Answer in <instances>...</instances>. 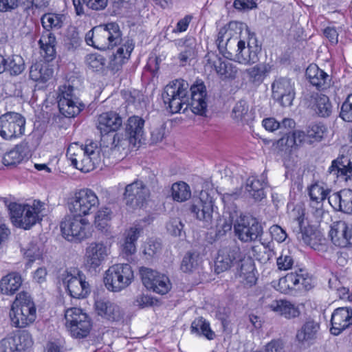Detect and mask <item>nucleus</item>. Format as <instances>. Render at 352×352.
Instances as JSON below:
<instances>
[{
  "label": "nucleus",
  "mask_w": 352,
  "mask_h": 352,
  "mask_svg": "<svg viewBox=\"0 0 352 352\" xmlns=\"http://www.w3.org/2000/svg\"><path fill=\"white\" fill-rule=\"evenodd\" d=\"M162 97L172 113L179 112L184 105L185 109L189 107L195 114L200 116L204 115L207 110L206 88L201 80H196L189 89L187 81L177 79L164 87Z\"/></svg>",
  "instance_id": "nucleus-1"
},
{
  "label": "nucleus",
  "mask_w": 352,
  "mask_h": 352,
  "mask_svg": "<svg viewBox=\"0 0 352 352\" xmlns=\"http://www.w3.org/2000/svg\"><path fill=\"white\" fill-rule=\"evenodd\" d=\"M66 20V16L60 13L48 12L42 15L41 22L45 30L38 41L41 54L47 62L53 60L56 56V39L52 30L62 28Z\"/></svg>",
  "instance_id": "nucleus-2"
},
{
  "label": "nucleus",
  "mask_w": 352,
  "mask_h": 352,
  "mask_svg": "<svg viewBox=\"0 0 352 352\" xmlns=\"http://www.w3.org/2000/svg\"><path fill=\"white\" fill-rule=\"evenodd\" d=\"M67 156L76 168L84 173L93 170L102 161L100 148L94 142L85 145L73 143L67 148Z\"/></svg>",
  "instance_id": "nucleus-3"
},
{
  "label": "nucleus",
  "mask_w": 352,
  "mask_h": 352,
  "mask_svg": "<svg viewBox=\"0 0 352 352\" xmlns=\"http://www.w3.org/2000/svg\"><path fill=\"white\" fill-rule=\"evenodd\" d=\"M122 41L120 27L114 22L96 26L85 35L87 45L102 51L120 45Z\"/></svg>",
  "instance_id": "nucleus-4"
},
{
  "label": "nucleus",
  "mask_w": 352,
  "mask_h": 352,
  "mask_svg": "<svg viewBox=\"0 0 352 352\" xmlns=\"http://www.w3.org/2000/svg\"><path fill=\"white\" fill-rule=\"evenodd\" d=\"M44 206L45 204L39 200H34L32 205L10 203L8 210L11 221L16 227L30 229L42 220Z\"/></svg>",
  "instance_id": "nucleus-5"
},
{
  "label": "nucleus",
  "mask_w": 352,
  "mask_h": 352,
  "mask_svg": "<svg viewBox=\"0 0 352 352\" xmlns=\"http://www.w3.org/2000/svg\"><path fill=\"white\" fill-rule=\"evenodd\" d=\"M11 324L16 328H25L36 318V309L31 296L21 292L13 301L9 313Z\"/></svg>",
  "instance_id": "nucleus-6"
},
{
  "label": "nucleus",
  "mask_w": 352,
  "mask_h": 352,
  "mask_svg": "<svg viewBox=\"0 0 352 352\" xmlns=\"http://www.w3.org/2000/svg\"><path fill=\"white\" fill-rule=\"evenodd\" d=\"M134 278L131 265H110L105 272L104 283L112 292H119L129 287Z\"/></svg>",
  "instance_id": "nucleus-7"
},
{
  "label": "nucleus",
  "mask_w": 352,
  "mask_h": 352,
  "mask_svg": "<svg viewBox=\"0 0 352 352\" xmlns=\"http://www.w3.org/2000/svg\"><path fill=\"white\" fill-rule=\"evenodd\" d=\"M65 327L73 338H82L89 333L91 324L87 314L80 308L70 307L65 310Z\"/></svg>",
  "instance_id": "nucleus-8"
},
{
  "label": "nucleus",
  "mask_w": 352,
  "mask_h": 352,
  "mask_svg": "<svg viewBox=\"0 0 352 352\" xmlns=\"http://www.w3.org/2000/svg\"><path fill=\"white\" fill-rule=\"evenodd\" d=\"M60 230L64 238L69 241H80L89 234L90 225L82 216H67L60 222Z\"/></svg>",
  "instance_id": "nucleus-9"
},
{
  "label": "nucleus",
  "mask_w": 352,
  "mask_h": 352,
  "mask_svg": "<svg viewBox=\"0 0 352 352\" xmlns=\"http://www.w3.org/2000/svg\"><path fill=\"white\" fill-rule=\"evenodd\" d=\"M25 118L20 113L10 111L0 116V136L11 141L25 133Z\"/></svg>",
  "instance_id": "nucleus-10"
},
{
  "label": "nucleus",
  "mask_w": 352,
  "mask_h": 352,
  "mask_svg": "<svg viewBox=\"0 0 352 352\" xmlns=\"http://www.w3.org/2000/svg\"><path fill=\"white\" fill-rule=\"evenodd\" d=\"M261 47L257 45L256 38H250L248 43L240 40L237 42V49L233 54L229 50L226 49L223 56L229 60H233L240 64L252 65L258 61V54Z\"/></svg>",
  "instance_id": "nucleus-11"
},
{
  "label": "nucleus",
  "mask_w": 352,
  "mask_h": 352,
  "mask_svg": "<svg viewBox=\"0 0 352 352\" xmlns=\"http://www.w3.org/2000/svg\"><path fill=\"white\" fill-rule=\"evenodd\" d=\"M140 274L145 287L156 294H166L172 288L168 276L148 267L142 265L140 268Z\"/></svg>",
  "instance_id": "nucleus-12"
},
{
  "label": "nucleus",
  "mask_w": 352,
  "mask_h": 352,
  "mask_svg": "<svg viewBox=\"0 0 352 352\" xmlns=\"http://www.w3.org/2000/svg\"><path fill=\"white\" fill-rule=\"evenodd\" d=\"M236 236L243 242L256 240L263 234L261 223L250 215H240L234 224Z\"/></svg>",
  "instance_id": "nucleus-13"
},
{
  "label": "nucleus",
  "mask_w": 352,
  "mask_h": 352,
  "mask_svg": "<svg viewBox=\"0 0 352 352\" xmlns=\"http://www.w3.org/2000/svg\"><path fill=\"white\" fill-rule=\"evenodd\" d=\"M85 275L78 269L70 267L63 274V284L69 295L75 298H85L89 293V285Z\"/></svg>",
  "instance_id": "nucleus-14"
},
{
  "label": "nucleus",
  "mask_w": 352,
  "mask_h": 352,
  "mask_svg": "<svg viewBox=\"0 0 352 352\" xmlns=\"http://www.w3.org/2000/svg\"><path fill=\"white\" fill-rule=\"evenodd\" d=\"M33 344L32 335L28 331H16L0 340V352H27Z\"/></svg>",
  "instance_id": "nucleus-15"
},
{
  "label": "nucleus",
  "mask_w": 352,
  "mask_h": 352,
  "mask_svg": "<svg viewBox=\"0 0 352 352\" xmlns=\"http://www.w3.org/2000/svg\"><path fill=\"white\" fill-rule=\"evenodd\" d=\"M312 280L309 274L302 269L287 274L279 279L278 284L274 286L276 290L283 294H288L290 290L297 287L309 290L311 288Z\"/></svg>",
  "instance_id": "nucleus-16"
},
{
  "label": "nucleus",
  "mask_w": 352,
  "mask_h": 352,
  "mask_svg": "<svg viewBox=\"0 0 352 352\" xmlns=\"http://www.w3.org/2000/svg\"><path fill=\"white\" fill-rule=\"evenodd\" d=\"M99 200L94 191L82 189L76 193L74 200L69 205V210L78 216L87 215L94 212Z\"/></svg>",
  "instance_id": "nucleus-17"
},
{
  "label": "nucleus",
  "mask_w": 352,
  "mask_h": 352,
  "mask_svg": "<svg viewBox=\"0 0 352 352\" xmlns=\"http://www.w3.org/2000/svg\"><path fill=\"white\" fill-rule=\"evenodd\" d=\"M190 211L197 219L202 221L205 226L212 223L214 212V199L206 190H201L199 197L194 201Z\"/></svg>",
  "instance_id": "nucleus-18"
},
{
  "label": "nucleus",
  "mask_w": 352,
  "mask_h": 352,
  "mask_svg": "<svg viewBox=\"0 0 352 352\" xmlns=\"http://www.w3.org/2000/svg\"><path fill=\"white\" fill-rule=\"evenodd\" d=\"M149 194V190L144 183L136 179L125 186L123 198L127 206L136 209L144 205Z\"/></svg>",
  "instance_id": "nucleus-19"
},
{
  "label": "nucleus",
  "mask_w": 352,
  "mask_h": 352,
  "mask_svg": "<svg viewBox=\"0 0 352 352\" xmlns=\"http://www.w3.org/2000/svg\"><path fill=\"white\" fill-rule=\"evenodd\" d=\"M265 307L276 316L288 320H296L301 315L300 304L285 298L272 300Z\"/></svg>",
  "instance_id": "nucleus-20"
},
{
  "label": "nucleus",
  "mask_w": 352,
  "mask_h": 352,
  "mask_svg": "<svg viewBox=\"0 0 352 352\" xmlns=\"http://www.w3.org/2000/svg\"><path fill=\"white\" fill-rule=\"evenodd\" d=\"M272 97L283 107H289L292 104L295 92L290 79L279 78L272 85Z\"/></svg>",
  "instance_id": "nucleus-21"
},
{
  "label": "nucleus",
  "mask_w": 352,
  "mask_h": 352,
  "mask_svg": "<svg viewBox=\"0 0 352 352\" xmlns=\"http://www.w3.org/2000/svg\"><path fill=\"white\" fill-rule=\"evenodd\" d=\"M208 63L214 68L222 80H234L238 74V68L230 61L225 60L214 54L206 56Z\"/></svg>",
  "instance_id": "nucleus-22"
},
{
  "label": "nucleus",
  "mask_w": 352,
  "mask_h": 352,
  "mask_svg": "<svg viewBox=\"0 0 352 352\" xmlns=\"http://www.w3.org/2000/svg\"><path fill=\"white\" fill-rule=\"evenodd\" d=\"M327 172L333 180L348 181L352 177V162L349 157L342 155L332 161Z\"/></svg>",
  "instance_id": "nucleus-23"
},
{
  "label": "nucleus",
  "mask_w": 352,
  "mask_h": 352,
  "mask_svg": "<svg viewBox=\"0 0 352 352\" xmlns=\"http://www.w3.org/2000/svg\"><path fill=\"white\" fill-rule=\"evenodd\" d=\"M319 331V322L308 318L296 331V339L301 346H309L316 343Z\"/></svg>",
  "instance_id": "nucleus-24"
},
{
  "label": "nucleus",
  "mask_w": 352,
  "mask_h": 352,
  "mask_svg": "<svg viewBox=\"0 0 352 352\" xmlns=\"http://www.w3.org/2000/svg\"><path fill=\"white\" fill-rule=\"evenodd\" d=\"M144 120L141 117L133 116L129 117L125 126L124 139L127 141L128 146H135L140 143L144 133Z\"/></svg>",
  "instance_id": "nucleus-25"
},
{
  "label": "nucleus",
  "mask_w": 352,
  "mask_h": 352,
  "mask_svg": "<svg viewBox=\"0 0 352 352\" xmlns=\"http://www.w3.org/2000/svg\"><path fill=\"white\" fill-rule=\"evenodd\" d=\"M331 327L330 331L334 336H338L344 329L352 324V309L339 307L331 315Z\"/></svg>",
  "instance_id": "nucleus-26"
},
{
  "label": "nucleus",
  "mask_w": 352,
  "mask_h": 352,
  "mask_svg": "<svg viewBox=\"0 0 352 352\" xmlns=\"http://www.w3.org/2000/svg\"><path fill=\"white\" fill-rule=\"evenodd\" d=\"M306 76L309 82L318 90H325L331 85V76L320 69L316 64H311L306 69Z\"/></svg>",
  "instance_id": "nucleus-27"
},
{
  "label": "nucleus",
  "mask_w": 352,
  "mask_h": 352,
  "mask_svg": "<svg viewBox=\"0 0 352 352\" xmlns=\"http://www.w3.org/2000/svg\"><path fill=\"white\" fill-rule=\"evenodd\" d=\"M329 202L336 210L352 214V190L343 189L333 193L329 197Z\"/></svg>",
  "instance_id": "nucleus-28"
},
{
  "label": "nucleus",
  "mask_w": 352,
  "mask_h": 352,
  "mask_svg": "<svg viewBox=\"0 0 352 352\" xmlns=\"http://www.w3.org/2000/svg\"><path fill=\"white\" fill-rule=\"evenodd\" d=\"M122 124V119L115 111H107L98 116L97 129L103 133L104 131H116Z\"/></svg>",
  "instance_id": "nucleus-29"
},
{
  "label": "nucleus",
  "mask_w": 352,
  "mask_h": 352,
  "mask_svg": "<svg viewBox=\"0 0 352 352\" xmlns=\"http://www.w3.org/2000/svg\"><path fill=\"white\" fill-rule=\"evenodd\" d=\"M175 44L178 48H182L178 59L180 65L184 66L195 56L196 41L193 37L187 36L184 39L176 40Z\"/></svg>",
  "instance_id": "nucleus-30"
},
{
  "label": "nucleus",
  "mask_w": 352,
  "mask_h": 352,
  "mask_svg": "<svg viewBox=\"0 0 352 352\" xmlns=\"http://www.w3.org/2000/svg\"><path fill=\"white\" fill-rule=\"evenodd\" d=\"M142 232L141 226H133L130 228L125 232V237L121 244V253L123 256L128 257L136 252V242Z\"/></svg>",
  "instance_id": "nucleus-31"
},
{
  "label": "nucleus",
  "mask_w": 352,
  "mask_h": 352,
  "mask_svg": "<svg viewBox=\"0 0 352 352\" xmlns=\"http://www.w3.org/2000/svg\"><path fill=\"white\" fill-rule=\"evenodd\" d=\"M23 280L20 274L10 272L0 280V291L3 294L12 296L21 287Z\"/></svg>",
  "instance_id": "nucleus-32"
},
{
  "label": "nucleus",
  "mask_w": 352,
  "mask_h": 352,
  "mask_svg": "<svg viewBox=\"0 0 352 352\" xmlns=\"http://www.w3.org/2000/svg\"><path fill=\"white\" fill-rule=\"evenodd\" d=\"M271 71V67L267 63H258L245 70L250 83L255 85H261Z\"/></svg>",
  "instance_id": "nucleus-33"
},
{
  "label": "nucleus",
  "mask_w": 352,
  "mask_h": 352,
  "mask_svg": "<svg viewBox=\"0 0 352 352\" xmlns=\"http://www.w3.org/2000/svg\"><path fill=\"white\" fill-rule=\"evenodd\" d=\"M231 116L236 122L242 125H249L254 120L253 113L250 111L249 105L245 100H240L235 104Z\"/></svg>",
  "instance_id": "nucleus-34"
},
{
  "label": "nucleus",
  "mask_w": 352,
  "mask_h": 352,
  "mask_svg": "<svg viewBox=\"0 0 352 352\" xmlns=\"http://www.w3.org/2000/svg\"><path fill=\"white\" fill-rule=\"evenodd\" d=\"M266 183L265 179H258L254 176L250 177L246 181L245 190L248 196L255 201H261L266 196L265 187Z\"/></svg>",
  "instance_id": "nucleus-35"
},
{
  "label": "nucleus",
  "mask_w": 352,
  "mask_h": 352,
  "mask_svg": "<svg viewBox=\"0 0 352 352\" xmlns=\"http://www.w3.org/2000/svg\"><path fill=\"white\" fill-rule=\"evenodd\" d=\"M113 131H104L101 133V146L109 148L111 150L125 149L128 147L127 141L122 133H113Z\"/></svg>",
  "instance_id": "nucleus-36"
},
{
  "label": "nucleus",
  "mask_w": 352,
  "mask_h": 352,
  "mask_svg": "<svg viewBox=\"0 0 352 352\" xmlns=\"http://www.w3.org/2000/svg\"><path fill=\"white\" fill-rule=\"evenodd\" d=\"M109 254V250L101 243H92L86 249V257L89 264L104 262Z\"/></svg>",
  "instance_id": "nucleus-37"
},
{
  "label": "nucleus",
  "mask_w": 352,
  "mask_h": 352,
  "mask_svg": "<svg viewBox=\"0 0 352 352\" xmlns=\"http://www.w3.org/2000/svg\"><path fill=\"white\" fill-rule=\"evenodd\" d=\"M95 310L98 316L108 320H115L119 316V307L108 300H97Z\"/></svg>",
  "instance_id": "nucleus-38"
},
{
  "label": "nucleus",
  "mask_w": 352,
  "mask_h": 352,
  "mask_svg": "<svg viewBox=\"0 0 352 352\" xmlns=\"http://www.w3.org/2000/svg\"><path fill=\"white\" fill-rule=\"evenodd\" d=\"M348 226L349 225L342 221H336L331 225L329 236L335 245L345 248Z\"/></svg>",
  "instance_id": "nucleus-39"
},
{
  "label": "nucleus",
  "mask_w": 352,
  "mask_h": 352,
  "mask_svg": "<svg viewBox=\"0 0 352 352\" xmlns=\"http://www.w3.org/2000/svg\"><path fill=\"white\" fill-rule=\"evenodd\" d=\"M28 148V143L21 142L13 149L6 153L3 157V164L6 166H15L20 164L25 157V151Z\"/></svg>",
  "instance_id": "nucleus-40"
},
{
  "label": "nucleus",
  "mask_w": 352,
  "mask_h": 352,
  "mask_svg": "<svg viewBox=\"0 0 352 352\" xmlns=\"http://www.w3.org/2000/svg\"><path fill=\"white\" fill-rule=\"evenodd\" d=\"M52 74L53 70L46 64L36 63L30 68V78L35 82H45Z\"/></svg>",
  "instance_id": "nucleus-41"
},
{
  "label": "nucleus",
  "mask_w": 352,
  "mask_h": 352,
  "mask_svg": "<svg viewBox=\"0 0 352 352\" xmlns=\"http://www.w3.org/2000/svg\"><path fill=\"white\" fill-rule=\"evenodd\" d=\"M191 332L199 336H203L211 340L215 337L214 332L211 329L208 321L202 317L196 318L191 324Z\"/></svg>",
  "instance_id": "nucleus-42"
},
{
  "label": "nucleus",
  "mask_w": 352,
  "mask_h": 352,
  "mask_svg": "<svg viewBox=\"0 0 352 352\" xmlns=\"http://www.w3.org/2000/svg\"><path fill=\"white\" fill-rule=\"evenodd\" d=\"M63 101L58 102V105L60 112L67 118L75 117L85 108V104L79 98Z\"/></svg>",
  "instance_id": "nucleus-43"
},
{
  "label": "nucleus",
  "mask_w": 352,
  "mask_h": 352,
  "mask_svg": "<svg viewBox=\"0 0 352 352\" xmlns=\"http://www.w3.org/2000/svg\"><path fill=\"white\" fill-rule=\"evenodd\" d=\"M170 190L172 198L175 201L184 202L191 197L190 186L184 182L174 183Z\"/></svg>",
  "instance_id": "nucleus-44"
},
{
  "label": "nucleus",
  "mask_w": 352,
  "mask_h": 352,
  "mask_svg": "<svg viewBox=\"0 0 352 352\" xmlns=\"http://www.w3.org/2000/svg\"><path fill=\"white\" fill-rule=\"evenodd\" d=\"M315 99V111L322 118H327L332 113V105L329 98L324 94H316Z\"/></svg>",
  "instance_id": "nucleus-45"
},
{
  "label": "nucleus",
  "mask_w": 352,
  "mask_h": 352,
  "mask_svg": "<svg viewBox=\"0 0 352 352\" xmlns=\"http://www.w3.org/2000/svg\"><path fill=\"white\" fill-rule=\"evenodd\" d=\"M296 237L314 249L317 248L320 241V233L314 232L312 228L296 230Z\"/></svg>",
  "instance_id": "nucleus-46"
},
{
  "label": "nucleus",
  "mask_w": 352,
  "mask_h": 352,
  "mask_svg": "<svg viewBox=\"0 0 352 352\" xmlns=\"http://www.w3.org/2000/svg\"><path fill=\"white\" fill-rule=\"evenodd\" d=\"M238 250H221L218 252L215 264H239L242 261Z\"/></svg>",
  "instance_id": "nucleus-47"
},
{
  "label": "nucleus",
  "mask_w": 352,
  "mask_h": 352,
  "mask_svg": "<svg viewBox=\"0 0 352 352\" xmlns=\"http://www.w3.org/2000/svg\"><path fill=\"white\" fill-rule=\"evenodd\" d=\"M306 131L307 140H308V144H312L322 140L326 127L321 123H311L307 127Z\"/></svg>",
  "instance_id": "nucleus-48"
},
{
  "label": "nucleus",
  "mask_w": 352,
  "mask_h": 352,
  "mask_svg": "<svg viewBox=\"0 0 352 352\" xmlns=\"http://www.w3.org/2000/svg\"><path fill=\"white\" fill-rule=\"evenodd\" d=\"M255 265H241L239 270L240 282H241L245 287H252L254 285L257 280L255 272Z\"/></svg>",
  "instance_id": "nucleus-49"
},
{
  "label": "nucleus",
  "mask_w": 352,
  "mask_h": 352,
  "mask_svg": "<svg viewBox=\"0 0 352 352\" xmlns=\"http://www.w3.org/2000/svg\"><path fill=\"white\" fill-rule=\"evenodd\" d=\"M6 62V71H8L11 75L17 76L25 69L24 61L21 56H7Z\"/></svg>",
  "instance_id": "nucleus-50"
},
{
  "label": "nucleus",
  "mask_w": 352,
  "mask_h": 352,
  "mask_svg": "<svg viewBox=\"0 0 352 352\" xmlns=\"http://www.w3.org/2000/svg\"><path fill=\"white\" fill-rule=\"evenodd\" d=\"M162 250V243L159 240H149L144 246V256L146 261H151L153 258L158 256Z\"/></svg>",
  "instance_id": "nucleus-51"
},
{
  "label": "nucleus",
  "mask_w": 352,
  "mask_h": 352,
  "mask_svg": "<svg viewBox=\"0 0 352 352\" xmlns=\"http://www.w3.org/2000/svg\"><path fill=\"white\" fill-rule=\"evenodd\" d=\"M133 50V45L129 41H127L124 45L120 47L116 54L113 55L112 60L115 65H122L126 59L130 57L131 53Z\"/></svg>",
  "instance_id": "nucleus-52"
},
{
  "label": "nucleus",
  "mask_w": 352,
  "mask_h": 352,
  "mask_svg": "<svg viewBox=\"0 0 352 352\" xmlns=\"http://www.w3.org/2000/svg\"><path fill=\"white\" fill-rule=\"evenodd\" d=\"M308 192L311 200L318 204L324 201L329 193L328 189H324L322 186L318 183L312 184L309 188Z\"/></svg>",
  "instance_id": "nucleus-53"
},
{
  "label": "nucleus",
  "mask_w": 352,
  "mask_h": 352,
  "mask_svg": "<svg viewBox=\"0 0 352 352\" xmlns=\"http://www.w3.org/2000/svg\"><path fill=\"white\" fill-rule=\"evenodd\" d=\"M86 63L94 71L102 70L105 65V58L100 54H91L86 56Z\"/></svg>",
  "instance_id": "nucleus-54"
},
{
  "label": "nucleus",
  "mask_w": 352,
  "mask_h": 352,
  "mask_svg": "<svg viewBox=\"0 0 352 352\" xmlns=\"http://www.w3.org/2000/svg\"><path fill=\"white\" fill-rule=\"evenodd\" d=\"M230 38V34H228V29L226 27L221 28L218 32L216 43L223 56L226 49L228 50V47Z\"/></svg>",
  "instance_id": "nucleus-55"
},
{
  "label": "nucleus",
  "mask_w": 352,
  "mask_h": 352,
  "mask_svg": "<svg viewBox=\"0 0 352 352\" xmlns=\"http://www.w3.org/2000/svg\"><path fill=\"white\" fill-rule=\"evenodd\" d=\"M111 210L108 208H104L98 211L95 217L96 226L99 229H104L107 226V221L111 219Z\"/></svg>",
  "instance_id": "nucleus-56"
},
{
  "label": "nucleus",
  "mask_w": 352,
  "mask_h": 352,
  "mask_svg": "<svg viewBox=\"0 0 352 352\" xmlns=\"http://www.w3.org/2000/svg\"><path fill=\"white\" fill-rule=\"evenodd\" d=\"M184 225L179 218H172L166 223V230L171 235L182 236Z\"/></svg>",
  "instance_id": "nucleus-57"
},
{
  "label": "nucleus",
  "mask_w": 352,
  "mask_h": 352,
  "mask_svg": "<svg viewBox=\"0 0 352 352\" xmlns=\"http://www.w3.org/2000/svg\"><path fill=\"white\" fill-rule=\"evenodd\" d=\"M58 102L63 100H76L78 98L74 92V89L71 85H63L59 87L58 94Z\"/></svg>",
  "instance_id": "nucleus-58"
},
{
  "label": "nucleus",
  "mask_w": 352,
  "mask_h": 352,
  "mask_svg": "<svg viewBox=\"0 0 352 352\" xmlns=\"http://www.w3.org/2000/svg\"><path fill=\"white\" fill-rule=\"evenodd\" d=\"M340 116L346 122H352V94L342 104Z\"/></svg>",
  "instance_id": "nucleus-59"
},
{
  "label": "nucleus",
  "mask_w": 352,
  "mask_h": 352,
  "mask_svg": "<svg viewBox=\"0 0 352 352\" xmlns=\"http://www.w3.org/2000/svg\"><path fill=\"white\" fill-rule=\"evenodd\" d=\"M42 252L35 245H32L24 252V257L29 263L42 261Z\"/></svg>",
  "instance_id": "nucleus-60"
},
{
  "label": "nucleus",
  "mask_w": 352,
  "mask_h": 352,
  "mask_svg": "<svg viewBox=\"0 0 352 352\" xmlns=\"http://www.w3.org/2000/svg\"><path fill=\"white\" fill-rule=\"evenodd\" d=\"M304 210L301 206H296L289 213L290 218L293 220V223L297 226V228H302V224L304 221Z\"/></svg>",
  "instance_id": "nucleus-61"
},
{
  "label": "nucleus",
  "mask_w": 352,
  "mask_h": 352,
  "mask_svg": "<svg viewBox=\"0 0 352 352\" xmlns=\"http://www.w3.org/2000/svg\"><path fill=\"white\" fill-rule=\"evenodd\" d=\"M202 262V256L197 251H188L183 258L182 264H198Z\"/></svg>",
  "instance_id": "nucleus-62"
},
{
  "label": "nucleus",
  "mask_w": 352,
  "mask_h": 352,
  "mask_svg": "<svg viewBox=\"0 0 352 352\" xmlns=\"http://www.w3.org/2000/svg\"><path fill=\"white\" fill-rule=\"evenodd\" d=\"M270 232L272 238L279 243L283 242L287 236L286 232L278 225L271 226Z\"/></svg>",
  "instance_id": "nucleus-63"
},
{
  "label": "nucleus",
  "mask_w": 352,
  "mask_h": 352,
  "mask_svg": "<svg viewBox=\"0 0 352 352\" xmlns=\"http://www.w3.org/2000/svg\"><path fill=\"white\" fill-rule=\"evenodd\" d=\"M64 341L61 339H56L49 341L45 347L46 352H64Z\"/></svg>",
  "instance_id": "nucleus-64"
}]
</instances>
